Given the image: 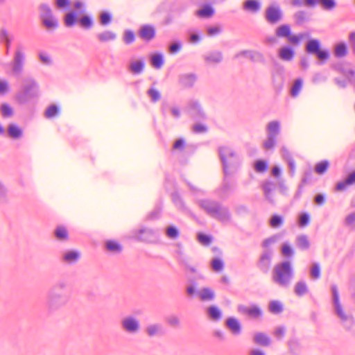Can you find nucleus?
<instances>
[{
	"label": "nucleus",
	"mask_w": 355,
	"mask_h": 355,
	"mask_svg": "<svg viewBox=\"0 0 355 355\" xmlns=\"http://www.w3.org/2000/svg\"><path fill=\"white\" fill-rule=\"evenodd\" d=\"M293 18L295 23L300 25L306 20V12L304 10H299L294 14Z\"/></svg>",
	"instance_id": "obj_62"
},
{
	"label": "nucleus",
	"mask_w": 355,
	"mask_h": 355,
	"mask_svg": "<svg viewBox=\"0 0 355 355\" xmlns=\"http://www.w3.org/2000/svg\"><path fill=\"white\" fill-rule=\"evenodd\" d=\"M278 56L284 61L290 62L295 56V51L291 46L286 45L279 49Z\"/></svg>",
	"instance_id": "obj_25"
},
{
	"label": "nucleus",
	"mask_w": 355,
	"mask_h": 355,
	"mask_svg": "<svg viewBox=\"0 0 355 355\" xmlns=\"http://www.w3.org/2000/svg\"><path fill=\"white\" fill-rule=\"evenodd\" d=\"M39 17L42 24L48 29H56L59 26L58 20L54 17L51 7L47 3L40 5Z\"/></svg>",
	"instance_id": "obj_7"
},
{
	"label": "nucleus",
	"mask_w": 355,
	"mask_h": 355,
	"mask_svg": "<svg viewBox=\"0 0 355 355\" xmlns=\"http://www.w3.org/2000/svg\"><path fill=\"white\" fill-rule=\"evenodd\" d=\"M284 222V218L278 214H273L270 218V225L273 228L279 227Z\"/></svg>",
	"instance_id": "obj_57"
},
{
	"label": "nucleus",
	"mask_w": 355,
	"mask_h": 355,
	"mask_svg": "<svg viewBox=\"0 0 355 355\" xmlns=\"http://www.w3.org/2000/svg\"><path fill=\"white\" fill-rule=\"evenodd\" d=\"M243 8L246 11L256 13L261 9V3L258 0H245L243 3Z\"/></svg>",
	"instance_id": "obj_29"
},
{
	"label": "nucleus",
	"mask_w": 355,
	"mask_h": 355,
	"mask_svg": "<svg viewBox=\"0 0 355 355\" xmlns=\"http://www.w3.org/2000/svg\"><path fill=\"white\" fill-rule=\"evenodd\" d=\"M227 328L234 336H239L241 334L242 327L239 320L234 317H230L225 321Z\"/></svg>",
	"instance_id": "obj_22"
},
{
	"label": "nucleus",
	"mask_w": 355,
	"mask_h": 355,
	"mask_svg": "<svg viewBox=\"0 0 355 355\" xmlns=\"http://www.w3.org/2000/svg\"><path fill=\"white\" fill-rule=\"evenodd\" d=\"M278 182L272 180L265 181L261 184L265 198L272 205H275L274 192L278 189Z\"/></svg>",
	"instance_id": "obj_16"
},
{
	"label": "nucleus",
	"mask_w": 355,
	"mask_h": 355,
	"mask_svg": "<svg viewBox=\"0 0 355 355\" xmlns=\"http://www.w3.org/2000/svg\"><path fill=\"white\" fill-rule=\"evenodd\" d=\"M139 37L146 42L153 40L156 35V30L152 24H144L141 26L138 31Z\"/></svg>",
	"instance_id": "obj_17"
},
{
	"label": "nucleus",
	"mask_w": 355,
	"mask_h": 355,
	"mask_svg": "<svg viewBox=\"0 0 355 355\" xmlns=\"http://www.w3.org/2000/svg\"><path fill=\"white\" fill-rule=\"evenodd\" d=\"M99 19H100V24L102 26H105L109 25L111 23L112 19V15L110 12L104 11L100 14Z\"/></svg>",
	"instance_id": "obj_58"
},
{
	"label": "nucleus",
	"mask_w": 355,
	"mask_h": 355,
	"mask_svg": "<svg viewBox=\"0 0 355 355\" xmlns=\"http://www.w3.org/2000/svg\"><path fill=\"white\" fill-rule=\"evenodd\" d=\"M310 275L314 279H320L321 276L320 266L318 263H314L310 268Z\"/></svg>",
	"instance_id": "obj_61"
},
{
	"label": "nucleus",
	"mask_w": 355,
	"mask_h": 355,
	"mask_svg": "<svg viewBox=\"0 0 355 355\" xmlns=\"http://www.w3.org/2000/svg\"><path fill=\"white\" fill-rule=\"evenodd\" d=\"M239 311L254 318H259L262 315L261 309L257 305H252L250 307L240 306Z\"/></svg>",
	"instance_id": "obj_31"
},
{
	"label": "nucleus",
	"mask_w": 355,
	"mask_h": 355,
	"mask_svg": "<svg viewBox=\"0 0 355 355\" xmlns=\"http://www.w3.org/2000/svg\"><path fill=\"white\" fill-rule=\"evenodd\" d=\"M198 80V76L194 73H183L179 77L180 84L185 88H191Z\"/></svg>",
	"instance_id": "obj_20"
},
{
	"label": "nucleus",
	"mask_w": 355,
	"mask_h": 355,
	"mask_svg": "<svg viewBox=\"0 0 355 355\" xmlns=\"http://www.w3.org/2000/svg\"><path fill=\"white\" fill-rule=\"evenodd\" d=\"M198 241L204 245H209L212 242V236L209 234L200 232L197 236Z\"/></svg>",
	"instance_id": "obj_60"
},
{
	"label": "nucleus",
	"mask_w": 355,
	"mask_h": 355,
	"mask_svg": "<svg viewBox=\"0 0 355 355\" xmlns=\"http://www.w3.org/2000/svg\"><path fill=\"white\" fill-rule=\"evenodd\" d=\"M280 133V123L272 121L267 126V139L263 142V147L266 150H273L277 144V137Z\"/></svg>",
	"instance_id": "obj_9"
},
{
	"label": "nucleus",
	"mask_w": 355,
	"mask_h": 355,
	"mask_svg": "<svg viewBox=\"0 0 355 355\" xmlns=\"http://www.w3.org/2000/svg\"><path fill=\"white\" fill-rule=\"evenodd\" d=\"M254 168L257 173H264L268 168V164L265 160L259 159L254 162Z\"/></svg>",
	"instance_id": "obj_55"
},
{
	"label": "nucleus",
	"mask_w": 355,
	"mask_h": 355,
	"mask_svg": "<svg viewBox=\"0 0 355 355\" xmlns=\"http://www.w3.org/2000/svg\"><path fill=\"white\" fill-rule=\"evenodd\" d=\"M146 94L150 98V101L153 103L159 101L162 97L160 92L157 89H155L153 85L150 86Z\"/></svg>",
	"instance_id": "obj_48"
},
{
	"label": "nucleus",
	"mask_w": 355,
	"mask_h": 355,
	"mask_svg": "<svg viewBox=\"0 0 355 355\" xmlns=\"http://www.w3.org/2000/svg\"><path fill=\"white\" fill-rule=\"evenodd\" d=\"M182 42L180 40H178V41H175V42L171 43L168 46V51L171 54L175 55V54H177L182 49Z\"/></svg>",
	"instance_id": "obj_64"
},
{
	"label": "nucleus",
	"mask_w": 355,
	"mask_h": 355,
	"mask_svg": "<svg viewBox=\"0 0 355 355\" xmlns=\"http://www.w3.org/2000/svg\"><path fill=\"white\" fill-rule=\"evenodd\" d=\"M331 67L334 71L348 78L349 84L355 87V71L350 68L349 62H338L333 64Z\"/></svg>",
	"instance_id": "obj_12"
},
{
	"label": "nucleus",
	"mask_w": 355,
	"mask_h": 355,
	"mask_svg": "<svg viewBox=\"0 0 355 355\" xmlns=\"http://www.w3.org/2000/svg\"><path fill=\"white\" fill-rule=\"evenodd\" d=\"M207 314L211 320L219 321L222 318L221 310L215 305L210 306L207 310Z\"/></svg>",
	"instance_id": "obj_36"
},
{
	"label": "nucleus",
	"mask_w": 355,
	"mask_h": 355,
	"mask_svg": "<svg viewBox=\"0 0 355 355\" xmlns=\"http://www.w3.org/2000/svg\"><path fill=\"white\" fill-rule=\"evenodd\" d=\"M0 112L3 118H10L14 114L12 107L7 103H3L1 105Z\"/></svg>",
	"instance_id": "obj_49"
},
{
	"label": "nucleus",
	"mask_w": 355,
	"mask_h": 355,
	"mask_svg": "<svg viewBox=\"0 0 355 355\" xmlns=\"http://www.w3.org/2000/svg\"><path fill=\"white\" fill-rule=\"evenodd\" d=\"M303 85V80L299 78L294 80L290 91L291 96L296 97L300 92Z\"/></svg>",
	"instance_id": "obj_45"
},
{
	"label": "nucleus",
	"mask_w": 355,
	"mask_h": 355,
	"mask_svg": "<svg viewBox=\"0 0 355 355\" xmlns=\"http://www.w3.org/2000/svg\"><path fill=\"white\" fill-rule=\"evenodd\" d=\"M171 196L173 203L178 210L186 214L190 213V209L186 205L183 198L178 191L171 193Z\"/></svg>",
	"instance_id": "obj_21"
},
{
	"label": "nucleus",
	"mask_w": 355,
	"mask_h": 355,
	"mask_svg": "<svg viewBox=\"0 0 355 355\" xmlns=\"http://www.w3.org/2000/svg\"><path fill=\"white\" fill-rule=\"evenodd\" d=\"M272 252L270 250H265L260 257L258 267L263 272H267L271 264Z\"/></svg>",
	"instance_id": "obj_19"
},
{
	"label": "nucleus",
	"mask_w": 355,
	"mask_h": 355,
	"mask_svg": "<svg viewBox=\"0 0 355 355\" xmlns=\"http://www.w3.org/2000/svg\"><path fill=\"white\" fill-rule=\"evenodd\" d=\"M122 329L127 333L135 334L140 330V323L137 318L133 315L123 318L121 322Z\"/></svg>",
	"instance_id": "obj_15"
},
{
	"label": "nucleus",
	"mask_w": 355,
	"mask_h": 355,
	"mask_svg": "<svg viewBox=\"0 0 355 355\" xmlns=\"http://www.w3.org/2000/svg\"><path fill=\"white\" fill-rule=\"evenodd\" d=\"M199 206L211 218L221 223H227L231 219V213L228 207L220 202L211 199H202L198 201Z\"/></svg>",
	"instance_id": "obj_3"
},
{
	"label": "nucleus",
	"mask_w": 355,
	"mask_h": 355,
	"mask_svg": "<svg viewBox=\"0 0 355 355\" xmlns=\"http://www.w3.org/2000/svg\"><path fill=\"white\" fill-rule=\"evenodd\" d=\"M264 17L270 25H275L284 18V13L277 3L269 5L265 10Z\"/></svg>",
	"instance_id": "obj_11"
},
{
	"label": "nucleus",
	"mask_w": 355,
	"mask_h": 355,
	"mask_svg": "<svg viewBox=\"0 0 355 355\" xmlns=\"http://www.w3.org/2000/svg\"><path fill=\"white\" fill-rule=\"evenodd\" d=\"M275 35L279 38H286L287 40L295 45L300 42L306 37H309V33H301L298 35H293L291 31V26L288 24H284L279 26L275 29Z\"/></svg>",
	"instance_id": "obj_8"
},
{
	"label": "nucleus",
	"mask_w": 355,
	"mask_h": 355,
	"mask_svg": "<svg viewBox=\"0 0 355 355\" xmlns=\"http://www.w3.org/2000/svg\"><path fill=\"white\" fill-rule=\"evenodd\" d=\"M313 3V8L317 5H320L322 10L328 12H331L337 7V2L336 0H310Z\"/></svg>",
	"instance_id": "obj_23"
},
{
	"label": "nucleus",
	"mask_w": 355,
	"mask_h": 355,
	"mask_svg": "<svg viewBox=\"0 0 355 355\" xmlns=\"http://www.w3.org/2000/svg\"><path fill=\"white\" fill-rule=\"evenodd\" d=\"M77 17L78 13L74 10H71L69 12L67 13L64 17V22L65 26L67 27L73 26L78 21Z\"/></svg>",
	"instance_id": "obj_39"
},
{
	"label": "nucleus",
	"mask_w": 355,
	"mask_h": 355,
	"mask_svg": "<svg viewBox=\"0 0 355 355\" xmlns=\"http://www.w3.org/2000/svg\"><path fill=\"white\" fill-rule=\"evenodd\" d=\"M187 110L189 114L194 121H201L207 119V115L198 101L191 100L188 103Z\"/></svg>",
	"instance_id": "obj_13"
},
{
	"label": "nucleus",
	"mask_w": 355,
	"mask_h": 355,
	"mask_svg": "<svg viewBox=\"0 0 355 355\" xmlns=\"http://www.w3.org/2000/svg\"><path fill=\"white\" fill-rule=\"evenodd\" d=\"M196 295L202 302H211L216 297L214 291L209 287H204L196 292Z\"/></svg>",
	"instance_id": "obj_24"
},
{
	"label": "nucleus",
	"mask_w": 355,
	"mask_h": 355,
	"mask_svg": "<svg viewBox=\"0 0 355 355\" xmlns=\"http://www.w3.org/2000/svg\"><path fill=\"white\" fill-rule=\"evenodd\" d=\"M281 252L287 259H291L294 256V250L287 242L284 243L282 245Z\"/></svg>",
	"instance_id": "obj_53"
},
{
	"label": "nucleus",
	"mask_w": 355,
	"mask_h": 355,
	"mask_svg": "<svg viewBox=\"0 0 355 355\" xmlns=\"http://www.w3.org/2000/svg\"><path fill=\"white\" fill-rule=\"evenodd\" d=\"M218 154L223 164V170L225 177L237 170L239 158L232 148L227 146L219 147Z\"/></svg>",
	"instance_id": "obj_6"
},
{
	"label": "nucleus",
	"mask_w": 355,
	"mask_h": 355,
	"mask_svg": "<svg viewBox=\"0 0 355 355\" xmlns=\"http://www.w3.org/2000/svg\"><path fill=\"white\" fill-rule=\"evenodd\" d=\"M123 41L127 44L130 45L135 41V34L133 31L130 29H126L123 32Z\"/></svg>",
	"instance_id": "obj_50"
},
{
	"label": "nucleus",
	"mask_w": 355,
	"mask_h": 355,
	"mask_svg": "<svg viewBox=\"0 0 355 355\" xmlns=\"http://www.w3.org/2000/svg\"><path fill=\"white\" fill-rule=\"evenodd\" d=\"M296 245L297 248L302 250H308L310 248V242L306 235H299L296 239Z\"/></svg>",
	"instance_id": "obj_41"
},
{
	"label": "nucleus",
	"mask_w": 355,
	"mask_h": 355,
	"mask_svg": "<svg viewBox=\"0 0 355 355\" xmlns=\"http://www.w3.org/2000/svg\"><path fill=\"white\" fill-rule=\"evenodd\" d=\"M145 331L150 338L155 336H162L164 334L163 325L160 323H154L148 325Z\"/></svg>",
	"instance_id": "obj_26"
},
{
	"label": "nucleus",
	"mask_w": 355,
	"mask_h": 355,
	"mask_svg": "<svg viewBox=\"0 0 355 355\" xmlns=\"http://www.w3.org/2000/svg\"><path fill=\"white\" fill-rule=\"evenodd\" d=\"M67 281L60 279L56 282L49 289L46 300V305L49 311L58 310L67 304L70 295L67 292Z\"/></svg>",
	"instance_id": "obj_2"
},
{
	"label": "nucleus",
	"mask_w": 355,
	"mask_h": 355,
	"mask_svg": "<svg viewBox=\"0 0 355 355\" xmlns=\"http://www.w3.org/2000/svg\"><path fill=\"white\" fill-rule=\"evenodd\" d=\"M204 60L209 63H220L223 60V53L220 51H214L204 55Z\"/></svg>",
	"instance_id": "obj_33"
},
{
	"label": "nucleus",
	"mask_w": 355,
	"mask_h": 355,
	"mask_svg": "<svg viewBox=\"0 0 355 355\" xmlns=\"http://www.w3.org/2000/svg\"><path fill=\"white\" fill-rule=\"evenodd\" d=\"M25 64V53L23 46L18 45L10 63L12 75L18 80L19 89L15 99L19 105H26L40 96V85L31 75L21 76Z\"/></svg>",
	"instance_id": "obj_1"
},
{
	"label": "nucleus",
	"mask_w": 355,
	"mask_h": 355,
	"mask_svg": "<svg viewBox=\"0 0 355 355\" xmlns=\"http://www.w3.org/2000/svg\"><path fill=\"white\" fill-rule=\"evenodd\" d=\"M98 40L101 42H107L109 41H114L116 38V35L112 31H105L102 33L97 34Z\"/></svg>",
	"instance_id": "obj_37"
},
{
	"label": "nucleus",
	"mask_w": 355,
	"mask_h": 355,
	"mask_svg": "<svg viewBox=\"0 0 355 355\" xmlns=\"http://www.w3.org/2000/svg\"><path fill=\"white\" fill-rule=\"evenodd\" d=\"M106 249L114 253H120L122 251L121 245L114 240H108L105 242Z\"/></svg>",
	"instance_id": "obj_42"
},
{
	"label": "nucleus",
	"mask_w": 355,
	"mask_h": 355,
	"mask_svg": "<svg viewBox=\"0 0 355 355\" xmlns=\"http://www.w3.org/2000/svg\"><path fill=\"white\" fill-rule=\"evenodd\" d=\"M271 75L274 89L277 94H279L284 85V67L277 61H274L273 69L271 72Z\"/></svg>",
	"instance_id": "obj_10"
},
{
	"label": "nucleus",
	"mask_w": 355,
	"mask_h": 355,
	"mask_svg": "<svg viewBox=\"0 0 355 355\" xmlns=\"http://www.w3.org/2000/svg\"><path fill=\"white\" fill-rule=\"evenodd\" d=\"M60 114V107L55 105H50L44 112V116L47 119H52L58 116Z\"/></svg>",
	"instance_id": "obj_46"
},
{
	"label": "nucleus",
	"mask_w": 355,
	"mask_h": 355,
	"mask_svg": "<svg viewBox=\"0 0 355 355\" xmlns=\"http://www.w3.org/2000/svg\"><path fill=\"white\" fill-rule=\"evenodd\" d=\"M348 52L347 44L345 42H339L335 46L334 48V55L338 58L345 57Z\"/></svg>",
	"instance_id": "obj_40"
},
{
	"label": "nucleus",
	"mask_w": 355,
	"mask_h": 355,
	"mask_svg": "<svg viewBox=\"0 0 355 355\" xmlns=\"http://www.w3.org/2000/svg\"><path fill=\"white\" fill-rule=\"evenodd\" d=\"M294 292L298 297H302L309 292L306 283L304 281L297 282L294 287Z\"/></svg>",
	"instance_id": "obj_38"
},
{
	"label": "nucleus",
	"mask_w": 355,
	"mask_h": 355,
	"mask_svg": "<svg viewBox=\"0 0 355 355\" xmlns=\"http://www.w3.org/2000/svg\"><path fill=\"white\" fill-rule=\"evenodd\" d=\"M164 62V56L162 53H157L150 58V64L155 69H160Z\"/></svg>",
	"instance_id": "obj_44"
},
{
	"label": "nucleus",
	"mask_w": 355,
	"mask_h": 355,
	"mask_svg": "<svg viewBox=\"0 0 355 355\" xmlns=\"http://www.w3.org/2000/svg\"><path fill=\"white\" fill-rule=\"evenodd\" d=\"M294 277V270L290 261H284L276 264L272 273L275 284L282 288H288Z\"/></svg>",
	"instance_id": "obj_4"
},
{
	"label": "nucleus",
	"mask_w": 355,
	"mask_h": 355,
	"mask_svg": "<svg viewBox=\"0 0 355 355\" xmlns=\"http://www.w3.org/2000/svg\"><path fill=\"white\" fill-rule=\"evenodd\" d=\"M270 312L273 314H279L284 311V306L279 300H272L268 305Z\"/></svg>",
	"instance_id": "obj_43"
},
{
	"label": "nucleus",
	"mask_w": 355,
	"mask_h": 355,
	"mask_svg": "<svg viewBox=\"0 0 355 355\" xmlns=\"http://www.w3.org/2000/svg\"><path fill=\"white\" fill-rule=\"evenodd\" d=\"M224 262L220 258H214L211 261V267L214 271H221L224 268Z\"/></svg>",
	"instance_id": "obj_59"
},
{
	"label": "nucleus",
	"mask_w": 355,
	"mask_h": 355,
	"mask_svg": "<svg viewBox=\"0 0 355 355\" xmlns=\"http://www.w3.org/2000/svg\"><path fill=\"white\" fill-rule=\"evenodd\" d=\"M54 235L60 241H66L69 239L68 232L63 226L57 227L54 231Z\"/></svg>",
	"instance_id": "obj_47"
},
{
	"label": "nucleus",
	"mask_w": 355,
	"mask_h": 355,
	"mask_svg": "<svg viewBox=\"0 0 355 355\" xmlns=\"http://www.w3.org/2000/svg\"><path fill=\"white\" fill-rule=\"evenodd\" d=\"M162 202H160L155 206V209L148 214L146 217L148 220H155L160 217L162 209Z\"/></svg>",
	"instance_id": "obj_54"
},
{
	"label": "nucleus",
	"mask_w": 355,
	"mask_h": 355,
	"mask_svg": "<svg viewBox=\"0 0 355 355\" xmlns=\"http://www.w3.org/2000/svg\"><path fill=\"white\" fill-rule=\"evenodd\" d=\"M159 232L150 228H141L137 231L135 237L137 240L146 243H155L159 239Z\"/></svg>",
	"instance_id": "obj_14"
},
{
	"label": "nucleus",
	"mask_w": 355,
	"mask_h": 355,
	"mask_svg": "<svg viewBox=\"0 0 355 355\" xmlns=\"http://www.w3.org/2000/svg\"><path fill=\"white\" fill-rule=\"evenodd\" d=\"M320 49L321 43L318 39H309L305 46V51L309 54L315 55Z\"/></svg>",
	"instance_id": "obj_27"
},
{
	"label": "nucleus",
	"mask_w": 355,
	"mask_h": 355,
	"mask_svg": "<svg viewBox=\"0 0 355 355\" xmlns=\"http://www.w3.org/2000/svg\"><path fill=\"white\" fill-rule=\"evenodd\" d=\"M8 135L14 139H20L23 135L22 129L15 123H10L7 128Z\"/></svg>",
	"instance_id": "obj_28"
},
{
	"label": "nucleus",
	"mask_w": 355,
	"mask_h": 355,
	"mask_svg": "<svg viewBox=\"0 0 355 355\" xmlns=\"http://www.w3.org/2000/svg\"><path fill=\"white\" fill-rule=\"evenodd\" d=\"M80 258V253L78 250H69L62 256L63 261L69 264L76 263Z\"/></svg>",
	"instance_id": "obj_30"
},
{
	"label": "nucleus",
	"mask_w": 355,
	"mask_h": 355,
	"mask_svg": "<svg viewBox=\"0 0 355 355\" xmlns=\"http://www.w3.org/2000/svg\"><path fill=\"white\" fill-rule=\"evenodd\" d=\"M166 236L172 239H176L180 234L179 230L173 225L168 226L166 230Z\"/></svg>",
	"instance_id": "obj_63"
},
{
	"label": "nucleus",
	"mask_w": 355,
	"mask_h": 355,
	"mask_svg": "<svg viewBox=\"0 0 355 355\" xmlns=\"http://www.w3.org/2000/svg\"><path fill=\"white\" fill-rule=\"evenodd\" d=\"M78 22L80 26L85 29L91 28L94 24L92 18L88 15H83L79 19Z\"/></svg>",
	"instance_id": "obj_51"
},
{
	"label": "nucleus",
	"mask_w": 355,
	"mask_h": 355,
	"mask_svg": "<svg viewBox=\"0 0 355 355\" xmlns=\"http://www.w3.org/2000/svg\"><path fill=\"white\" fill-rule=\"evenodd\" d=\"M241 55L248 57L250 60L253 62H259L261 63H265L264 55L262 53L259 51L252 50H243L236 53L234 58H238Z\"/></svg>",
	"instance_id": "obj_18"
},
{
	"label": "nucleus",
	"mask_w": 355,
	"mask_h": 355,
	"mask_svg": "<svg viewBox=\"0 0 355 355\" xmlns=\"http://www.w3.org/2000/svg\"><path fill=\"white\" fill-rule=\"evenodd\" d=\"M145 62L141 59L131 62L128 68L133 74L137 75L143 72Z\"/></svg>",
	"instance_id": "obj_34"
},
{
	"label": "nucleus",
	"mask_w": 355,
	"mask_h": 355,
	"mask_svg": "<svg viewBox=\"0 0 355 355\" xmlns=\"http://www.w3.org/2000/svg\"><path fill=\"white\" fill-rule=\"evenodd\" d=\"M310 214L307 212H302L298 216V225L300 227H304L310 223Z\"/></svg>",
	"instance_id": "obj_56"
},
{
	"label": "nucleus",
	"mask_w": 355,
	"mask_h": 355,
	"mask_svg": "<svg viewBox=\"0 0 355 355\" xmlns=\"http://www.w3.org/2000/svg\"><path fill=\"white\" fill-rule=\"evenodd\" d=\"M329 166V162L327 160H322L315 164V171L318 174L322 175L327 171Z\"/></svg>",
	"instance_id": "obj_52"
},
{
	"label": "nucleus",
	"mask_w": 355,
	"mask_h": 355,
	"mask_svg": "<svg viewBox=\"0 0 355 355\" xmlns=\"http://www.w3.org/2000/svg\"><path fill=\"white\" fill-rule=\"evenodd\" d=\"M333 297L334 311L338 318L341 324L347 331H351L354 326V319L352 314L345 311L342 304L340 302L338 289L336 285L333 284L331 286Z\"/></svg>",
	"instance_id": "obj_5"
},
{
	"label": "nucleus",
	"mask_w": 355,
	"mask_h": 355,
	"mask_svg": "<svg viewBox=\"0 0 355 355\" xmlns=\"http://www.w3.org/2000/svg\"><path fill=\"white\" fill-rule=\"evenodd\" d=\"M253 340L254 343L263 347H268L271 343L270 338L263 332L255 334Z\"/></svg>",
	"instance_id": "obj_32"
},
{
	"label": "nucleus",
	"mask_w": 355,
	"mask_h": 355,
	"mask_svg": "<svg viewBox=\"0 0 355 355\" xmlns=\"http://www.w3.org/2000/svg\"><path fill=\"white\" fill-rule=\"evenodd\" d=\"M214 8L209 3L202 6L201 9L198 10V15L202 18H210L214 15Z\"/></svg>",
	"instance_id": "obj_35"
}]
</instances>
